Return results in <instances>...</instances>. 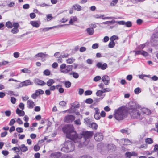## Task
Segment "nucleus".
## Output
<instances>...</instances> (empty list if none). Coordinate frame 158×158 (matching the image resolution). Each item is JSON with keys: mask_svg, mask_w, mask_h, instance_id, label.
Wrapping results in <instances>:
<instances>
[{"mask_svg": "<svg viewBox=\"0 0 158 158\" xmlns=\"http://www.w3.org/2000/svg\"><path fill=\"white\" fill-rule=\"evenodd\" d=\"M63 131L66 134L67 138L73 140L77 146L81 147L82 145H87L89 139L93 135L92 131H83L79 135L76 134V131L72 125L69 124L65 126L62 129Z\"/></svg>", "mask_w": 158, "mask_h": 158, "instance_id": "1", "label": "nucleus"}, {"mask_svg": "<svg viewBox=\"0 0 158 158\" xmlns=\"http://www.w3.org/2000/svg\"><path fill=\"white\" fill-rule=\"evenodd\" d=\"M66 137H67L66 136ZM67 138L70 139L68 138ZM66 140L65 142L64 146L61 148V151L65 152H68L73 151L74 149L75 146L73 142H74L73 140Z\"/></svg>", "mask_w": 158, "mask_h": 158, "instance_id": "2", "label": "nucleus"}, {"mask_svg": "<svg viewBox=\"0 0 158 158\" xmlns=\"http://www.w3.org/2000/svg\"><path fill=\"white\" fill-rule=\"evenodd\" d=\"M139 108L138 107H137V106L131 109V115L132 118H134L140 119H142L143 117L140 113L139 110Z\"/></svg>", "mask_w": 158, "mask_h": 158, "instance_id": "3", "label": "nucleus"}, {"mask_svg": "<svg viewBox=\"0 0 158 158\" xmlns=\"http://www.w3.org/2000/svg\"><path fill=\"white\" fill-rule=\"evenodd\" d=\"M115 118L118 120H122L124 117V111L121 107L116 110L114 113Z\"/></svg>", "mask_w": 158, "mask_h": 158, "instance_id": "4", "label": "nucleus"}, {"mask_svg": "<svg viewBox=\"0 0 158 158\" xmlns=\"http://www.w3.org/2000/svg\"><path fill=\"white\" fill-rule=\"evenodd\" d=\"M151 42L154 46L158 44V32L154 33L152 37Z\"/></svg>", "mask_w": 158, "mask_h": 158, "instance_id": "5", "label": "nucleus"}, {"mask_svg": "<svg viewBox=\"0 0 158 158\" xmlns=\"http://www.w3.org/2000/svg\"><path fill=\"white\" fill-rule=\"evenodd\" d=\"M75 119V117L73 115H69L65 116L64 121L67 123L73 122Z\"/></svg>", "mask_w": 158, "mask_h": 158, "instance_id": "6", "label": "nucleus"}, {"mask_svg": "<svg viewBox=\"0 0 158 158\" xmlns=\"http://www.w3.org/2000/svg\"><path fill=\"white\" fill-rule=\"evenodd\" d=\"M95 140L97 141H100L103 139V135L102 133H97L94 136Z\"/></svg>", "mask_w": 158, "mask_h": 158, "instance_id": "7", "label": "nucleus"}, {"mask_svg": "<svg viewBox=\"0 0 158 158\" xmlns=\"http://www.w3.org/2000/svg\"><path fill=\"white\" fill-rule=\"evenodd\" d=\"M33 83L31 82L29 80H26L19 84V87L26 86L30 85H32Z\"/></svg>", "mask_w": 158, "mask_h": 158, "instance_id": "8", "label": "nucleus"}, {"mask_svg": "<svg viewBox=\"0 0 158 158\" xmlns=\"http://www.w3.org/2000/svg\"><path fill=\"white\" fill-rule=\"evenodd\" d=\"M102 80L105 85H108L110 83V78L107 75H104L102 78Z\"/></svg>", "mask_w": 158, "mask_h": 158, "instance_id": "9", "label": "nucleus"}, {"mask_svg": "<svg viewBox=\"0 0 158 158\" xmlns=\"http://www.w3.org/2000/svg\"><path fill=\"white\" fill-rule=\"evenodd\" d=\"M96 66L98 68L101 69L102 70H105L107 67V64L106 63L102 64L101 62H98Z\"/></svg>", "mask_w": 158, "mask_h": 158, "instance_id": "10", "label": "nucleus"}, {"mask_svg": "<svg viewBox=\"0 0 158 158\" xmlns=\"http://www.w3.org/2000/svg\"><path fill=\"white\" fill-rule=\"evenodd\" d=\"M34 81L35 84L41 86H43L46 84V83L44 81L37 78L34 79Z\"/></svg>", "mask_w": 158, "mask_h": 158, "instance_id": "11", "label": "nucleus"}, {"mask_svg": "<svg viewBox=\"0 0 158 158\" xmlns=\"http://www.w3.org/2000/svg\"><path fill=\"white\" fill-rule=\"evenodd\" d=\"M135 55H141L144 56H147L148 55V53L142 50H139L135 52Z\"/></svg>", "mask_w": 158, "mask_h": 158, "instance_id": "12", "label": "nucleus"}, {"mask_svg": "<svg viewBox=\"0 0 158 158\" xmlns=\"http://www.w3.org/2000/svg\"><path fill=\"white\" fill-rule=\"evenodd\" d=\"M73 66L72 65H68L66 66L64 71H62V73L64 74H68L72 69Z\"/></svg>", "mask_w": 158, "mask_h": 158, "instance_id": "13", "label": "nucleus"}, {"mask_svg": "<svg viewBox=\"0 0 158 158\" xmlns=\"http://www.w3.org/2000/svg\"><path fill=\"white\" fill-rule=\"evenodd\" d=\"M141 111L143 114H145L147 115H149L151 113L150 110L145 108H142Z\"/></svg>", "mask_w": 158, "mask_h": 158, "instance_id": "14", "label": "nucleus"}, {"mask_svg": "<svg viewBox=\"0 0 158 158\" xmlns=\"http://www.w3.org/2000/svg\"><path fill=\"white\" fill-rule=\"evenodd\" d=\"M27 105L29 108H32L35 106L34 102L31 100H28L27 102Z\"/></svg>", "mask_w": 158, "mask_h": 158, "instance_id": "15", "label": "nucleus"}, {"mask_svg": "<svg viewBox=\"0 0 158 158\" xmlns=\"http://www.w3.org/2000/svg\"><path fill=\"white\" fill-rule=\"evenodd\" d=\"M30 23L33 27L38 28L39 27L40 23L39 21H31L30 22Z\"/></svg>", "mask_w": 158, "mask_h": 158, "instance_id": "16", "label": "nucleus"}, {"mask_svg": "<svg viewBox=\"0 0 158 158\" xmlns=\"http://www.w3.org/2000/svg\"><path fill=\"white\" fill-rule=\"evenodd\" d=\"M16 113L20 116H23L25 115L24 111L20 110L18 108L16 109Z\"/></svg>", "mask_w": 158, "mask_h": 158, "instance_id": "17", "label": "nucleus"}, {"mask_svg": "<svg viewBox=\"0 0 158 158\" xmlns=\"http://www.w3.org/2000/svg\"><path fill=\"white\" fill-rule=\"evenodd\" d=\"M20 150L22 152H25L27 151L28 149L27 147L24 144H22L19 146Z\"/></svg>", "mask_w": 158, "mask_h": 158, "instance_id": "18", "label": "nucleus"}, {"mask_svg": "<svg viewBox=\"0 0 158 158\" xmlns=\"http://www.w3.org/2000/svg\"><path fill=\"white\" fill-rule=\"evenodd\" d=\"M120 132L123 134H126L127 135L130 134L131 133L130 129L129 128L122 129L120 130Z\"/></svg>", "mask_w": 158, "mask_h": 158, "instance_id": "19", "label": "nucleus"}, {"mask_svg": "<svg viewBox=\"0 0 158 158\" xmlns=\"http://www.w3.org/2000/svg\"><path fill=\"white\" fill-rule=\"evenodd\" d=\"M73 9L76 10L80 11L81 10V6L77 4H75L73 5Z\"/></svg>", "mask_w": 158, "mask_h": 158, "instance_id": "20", "label": "nucleus"}, {"mask_svg": "<svg viewBox=\"0 0 158 158\" xmlns=\"http://www.w3.org/2000/svg\"><path fill=\"white\" fill-rule=\"evenodd\" d=\"M47 55V54H44L42 52L39 53L35 56V57L37 58L40 57L42 58H44Z\"/></svg>", "mask_w": 158, "mask_h": 158, "instance_id": "21", "label": "nucleus"}, {"mask_svg": "<svg viewBox=\"0 0 158 158\" xmlns=\"http://www.w3.org/2000/svg\"><path fill=\"white\" fill-rule=\"evenodd\" d=\"M87 32L89 35H92L94 32V30L93 28H87L86 30Z\"/></svg>", "mask_w": 158, "mask_h": 158, "instance_id": "22", "label": "nucleus"}, {"mask_svg": "<svg viewBox=\"0 0 158 158\" xmlns=\"http://www.w3.org/2000/svg\"><path fill=\"white\" fill-rule=\"evenodd\" d=\"M84 123L87 125L89 127H90V125L91 123L90 121V119L89 118H86L84 119Z\"/></svg>", "mask_w": 158, "mask_h": 158, "instance_id": "23", "label": "nucleus"}, {"mask_svg": "<svg viewBox=\"0 0 158 158\" xmlns=\"http://www.w3.org/2000/svg\"><path fill=\"white\" fill-rule=\"evenodd\" d=\"M77 18L76 16H72L71 17L69 23L71 24H73L74 22L77 20Z\"/></svg>", "mask_w": 158, "mask_h": 158, "instance_id": "24", "label": "nucleus"}, {"mask_svg": "<svg viewBox=\"0 0 158 158\" xmlns=\"http://www.w3.org/2000/svg\"><path fill=\"white\" fill-rule=\"evenodd\" d=\"M55 82L54 80L53 79H49L47 82V85L48 86H51Z\"/></svg>", "mask_w": 158, "mask_h": 158, "instance_id": "25", "label": "nucleus"}, {"mask_svg": "<svg viewBox=\"0 0 158 158\" xmlns=\"http://www.w3.org/2000/svg\"><path fill=\"white\" fill-rule=\"evenodd\" d=\"M75 61V59L73 58L72 57L66 60V62L68 64H72Z\"/></svg>", "mask_w": 158, "mask_h": 158, "instance_id": "26", "label": "nucleus"}, {"mask_svg": "<svg viewBox=\"0 0 158 158\" xmlns=\"http://www.w3.org/2000/svg\"><path fill=\"white\" fill-rule=\"evenodd\" d=\"M52 155L55 158H59L61 156V154L60 152H56Z\"/></svg>", "mask_w": 158, "mask_h": 158, "instance_id": "27", "label": "nucleus"}, {"mask_svg": "<svg viewBox=\"0 0 158 158\" xmlns=\"http://www.w3.org/2000/svg\"><path fill=\"white\" fill-rule=\"evenodd\" d=\"M123 141H124V143L123 144L125 145H129L131 144V142L128 139H122Z\"/></svg>", "mask_w": 158, "mask_h": 158, "instance_id": "28", "label": "nucleus"}, {"mask_svg": "<svg viewBox=\"0 0 158 158\" xmlns=\"http://www.w3.org/2000/svg\"><path fill=\"white\" fill-rule=\"evenodd\" d=\"M69 74L70 75H72L73 77L75 78H77L79 77L78 74L76 72H72L71 73H69Z\"/></svg>", "mask_w": 158, "mask_h": 158, "instance_id": "29", "label": "nucleus"}, {"mask_svg": "<svg viewBox=\"0 0 158 158\" xmlns=\"http://www.w3.org/2000/svg\"><path fill=\"white\" fill-rule=\"evenodd\" d=\"M90 127L96 130L98 128V125L95 123H92L90 125Z\"/></svg>", "mask_w": 158, "mask_h": 158, "instance_id": "30", "label": "nucleus"}, {"mask_svg": "<svg viewBox=\"0 0 158 158\" xmlns=\"http://www.w3.org/2000/svg\"><path fill=\"white\" fill-rule=\"evenodd\" d=\"M108 148L110 150H114L115 149V146L113 144H109L108 146Z\"/></svg>", "mask_w": 158, "mask_h": 158, "instance_id": "31", "label": "nucleus"}, {"mask_svg": "<svg viewBox=\"0 0 158 158\" xmlns=\"http://www.w3.org/2000/svg\"><path fill=\"white\" fill-rule=\"evenodd\" d=\"M115 23V21L114 20H113L111 21H107L106 22H103L102 23V24H114Z\"/></svg>", "mask_w": 158, "mask_h": 158, "instance_id": "32", "label": "nucleus"}, {"mask_svg": "<svg viewBox=\"0 0 158 158\" xmlns=\"http://www.w3.org/2000/svg\"><path fill=\"white\" fill-rule=\"evenodd\" d=\"M67 66H66V65L65 64H62L61 65H60V71L61 73H62V71H64V69L65 68H66V67Z\"/></svg>", "mask_w": 158, "mask_h": 158, "instance_id": "33", "label": "nucleus"}, {"mask_svg": "<svg viewBox=\"0 0 158 158\" xmlns=\"http://www.w3.org/2000/svg\"><path fill=\"white\" fill-rule=\"evenodd\" d=\"M57 27V26H53L52 27H47V28H44L42 29V30L44 32H45L48 31L49 30L51 29L52 28H56Z\"/></svg>", "mask_w": 158, "mask_h": 158, "instance_id": "34", "label": "nucleus"}, {"mask_svg": "<svg viewBox=\"0 0 158 158\" xmlns=\"http://www.w3.org/2000/svg\"><path fill=\"white\" fill-rule=\"evenodd\" d=\"M104 16V15L101 14H97L94 15V17L96 19L102 18V19Z\"/></svg>", "mask_w": 158, "mask_h": 158, "instance_id": "35", "label": "nucleus"}, {"mask_svg": "<svg viewBox=\"0 0 158 158\" xmlns=\"http://www.w3.org/2000/svg\"><path fill=\"white\" fill-rule=\"evenodd\" d=\"M145 142L148 144H151L153 143V140L150 138H147L145 139Z\"/></svg>", "mask_w": 158, "mask_h": 158, "instance_id": "36", "label": "nucleus"}, {"mask_svg": "<svg viewBox=\"0 0 158 158\" xmlns=\"http://www.w3.org/2000/svg\"><path fill=\"white\" fill-rule=\"evenodd\" d=\"M13 24L10 21H8L6 22V26L8 28H11L13 27Z\"/></svg>", "mask_w": 158, "mask_h": 158, "instance_id": "37", "label": "nucleus"}, {"mask_svg": "<svg viewBox=\"0 0 158 158\" xmlns=\"http://www.w3.org/2000/svg\"><path fill=\"white\" fill-rule=\"evenodd\" d=\"M115 45V43L114 41H111L108 44V47L109 48H113Z\"/></svg>", "mask_w": 158, "mask_h": 158, "instance_id": "38", "label": "nucleus"}, {"mask_svg": "<svg viewBox=\"0 0 158 158\" xmlns=\"http://www.w3.org/2000/svg\"><path fill=\"white\" fill-rule=\"evenodd\" d=\"M141 91V89L139 87L136 88L134 90V93L136 94L139 93Z\"/></svg>", "mask_w": 158, "mask_h": 158, "instance_id": "39", "label": "nucleus"}, {"mask_svg": "<svg viewBox=\"0 0 158 158\" xmlns=\"http://www.w3.org/2000/svg\"><path fill=\"white\" fill-rule=\"evenodd\" d=\"M21 71L23 73H31V71L27 68H24L21 70Z\"/></svg>", "mask_w": 158, "mask_h": 158, "instance_id": "40", "label": "nucleus"}, {"mask_svg": "<svg viewBox=\"0 0 158 158\" xmlns=\"http://www.w3.org/2000/svg\"><path fill=\"white\" fill-rule=\"evenodd\" d=\"M125 155L126 157L131 158L132 156L131 152H127L125 153Z\"/></svg>", "mask_w": 158, "mask_h": 158, "instance_id": "41", "label": "nucleus"}, {"mask_svg": "<svg viewBox=\"0 0 158 158\" xmlns=\"http://www.w3.org/2000/svg\"><path fill=\"white\" fill-rule=\"evenodd\" d=\"M103 93V90H98L97 92L96 93V94L98 96H101L102 93Z\"/></svg>", "mask_w": 158, "mask_h": 158, "instance_id": "42", "label": "nucleus"}, {"mask_svg": "<svg viewBox=\"0 0 158 158\" xmlns=\"http://www.w3.org/2000/svg\"><path fill=\"white\" fill-rule=\"evenodd\" d=\"M43 73L46 76H49L50 74V72L48 69H46L43 72Z\"/></svg>", "mask_w": 158, "mask_h": 158, "instance_id": "43", "label": "nucleus"}, {"mask_svg": "<svg viewBox=\"0 0 158 158\" xmlns=\"http://www.w3.org/2000/svg\"><path fill=\"white\" fill-rule=\"evenodd\" d=\"M12 150L14 151H15V152L18 154V153L20 151V148H18L16 147H14L12 148Z\"/></svg>", "mask_w": 158, "mask_h": 158, "instance_id": "44", "label": "nucleus"}, {"mask_svg": "<svg viewBox=\"0 0 158 158\" xmlns=\"http://www.w3.org/2000/svg\"><path fill=\"white\" fill-rule=\"evenodd\" d=\"M64 84L65 87L67 88H69L71 86V83L69 81H66L64 83Z\"/></svg>", "mask_w": 158, "mask_h": 158, "instance_id": "45", "label": "nucleus"}, {"mask_svg": "<svg viewBox=\"0 0 158 158\" xmlns=\"http://www.w3.org/2000/svg\"><path fill=\"white\" fill-rule=\"evenodd\" d=\"M118 0H113L110 3V5L111 6H114L118 2Z\"/></svg>", "mask_w": 158, "mask_h": 158, "instance_id": "46", "label": "nucleus"}, {"mask_svg": "<svg viewBox=\"0 0 158 158\" xmlns=\"http://www.w3.org/2000/svg\"><path fill=\"white\" fill-rule=\"evenodd\" d=\"M19 30L17 28H14L11 30V32L13 34H16L17 33L19 32Z\"/></svg>", "mask_w": 158, "mask_h": 158, "instance_id": "47", "label": "nucleus"}, {"mask_svg": "<svg viewBox=\"0 0 158 158\" xmlns=\"http://www.w3.org/2000/svg\"><path fill=\"white\" fill-rule=\"evenodd\" d=\"M101 79V77L100 76H96L93 79L94 81L95 82H97L99 80H100Z\"/></svg>", "mask_w": 158, "mask_h": 158, "instance_id": "48", "label": "nucleus"}, {"mask_svg": "<svg viewBox=\"0 0 158 158\" xmlns=\"http://www.w3.org/2000/svg\"><path fill=\"white\" fill-rule=\"evenodd\" d=\"M92 91L90 90H88L86 91L85 93L84 94L85 95H90L92 94Z\"/></svg>", "mask_w": 158, "mask_h": 158, "instance_id": "49", "label": "nucleus"}, {"mask_svg": "<svg viewBox=\"0 0 158 158\" xmlns=\"http://www.w3.org/2000/svg\"><path fill=\"white\" fill-rule=\"evenodd\" d=\"M118 39V38L117 36L113 35L110 37V40L111 41H114L115 40Z\"/></svg>", "mask_w": 158, "mask_h": 158, "instance_id": "50", "label": "nucleus"}, {"mask_svg": "<svg viewBox=\"0 0 158 158\" xmlns=\"http://www.w3.org/2000/svg\"><path fill=\"white\" fill-rule=\"evenodd\" d=\"M93 100L91 98H88L86 100L85 102L88 104H91L93 102Z\"/></svg>", "mask_w": 158, "mask_h": 158, "instance_id": "51", "label": "nucleus"}, {"mask_svg": "<svg viewBox=\"0 0 158 158\" xmlns=\"http://www.w3.org/2000/svg\"><path fill=\"white\" fill-rule=\"evenodd\" d=\"M145 46L144 44H141L138 47V49L139 50H142Z\"/></svg>", "mask_w": 158, "mask_h": 158, "instance_id": "52", "label": "nucleus"}, {"mask_svg": "<svg viewBox=\"0 0 158 158\" xmlns=\"http://www.w3.org/2000/svg\"><path fill=\"white\" fill-rule=\"evenodd\" d=\"M59 104L62 106H64L66 105V102L64 101H62L60 102Z\"/></svg>", "mask_w": 158, "mask_h": 158, "instance_id": "53", "label": "nucleus"}, {"mask_svg": "<svg viewBox=\"0 0 158 158\" xmlns=\"http://www.w3.org/2000/svg\"><path fill=\"white\" fill-rule=\"evenodd\" d=\"M125 25H126V26L127 27H130L132 26L131 23L130 21H127V22H125Z\"/></svg>", "mask_w": 158, "mask_h": 158, "instance_id": "54", "label": "nucleus"}, {"mask_svg": "<svg viewBox=\"0 0 158 158\" xmlns=\"http://www.w3.org/2000/svg\"><path fill=\"white\" fill-rule=\"evenodd\" d=\"M115 23L118 24L119 25H124L125 24V22L124 21H115Z\"/></svg>", "mask_w": 158, "mask_h": 158, "instance_id": "55", "label": "nucleus"}, {"mask_svg": "<svg viewBox=\"0 0 158 158\" xmlns=\"http://www.w3.org/2000/svg\"><path fill=\"white\" fill-rule=\"evenodd\" d=\"M149 76H150L149 75H147L144 74H142L139 75V77L140 79H143L144 77H149Z\"/></svg>", "mask_w": 158, "mask_h": 158, "instance_id": "56", "label": "nucleus"}, {"mask_svg": "<svg viewBox=\"0 0 158 158\" xmlns=\"http://www.w3.org/2000/svg\"><path fill=\"white\" fill-rule=\"evenodd\" d=\"M16 130L19 133H21L23 132V129L21 127H18L16 128Z\"/></svg>", "mask_w": 158, "mask_h": 158, "instance_id": "57", "label": "nucleus"}, {"mask_svg": "<svg viewBox=\"0 0 158 158\" xmlns=\"http://www.w3.org/2000/svg\"><path fill=\"white\" fill-rule=\"evenodd\" d=\"M94 117L95 119L98 120L100 118V115L99 114H95Z\"/></svg>", "mask_w": 158, "mask_h": 158, "instance_id": "58", "label": "nucleus"}, {"mask_svg": "<svg viewBox=\"0 0 158 158\" xmlns=\"http://www.w3.org/2000/svg\"><path fill=\"white\" fill-rule=\"evenodd\" d=\"M12 25L14 28H18L19 26V24L18 23H13Z\"/></svg>", "mask_w": 158, "mask_h": 158, "instance_id": "59", "label": "nucleus"}, {"mask_svg": "<svg viewBox=\"0 0 158 158\" xmlns=\"http://www.w3.org/2000/svg\"><path fill=\"white\" fill-rule=\"evenodd\" d=\"M132 78V76L131 75H128L126 77V79L129 81H131Z\"/></svg>", "mask_w": 158, "mask_h": 158, "instance_id": "60", "label": "nucleus"}, {"mask_svg": "<svg viewBox=\"0 0 158 158\" xmlns=\"http://www.w3.org/2000/svg\"><path fill=\"white\" fill-rule=\"evenodd\" d=\"M98 47V44L95 43L92 46V48L94 49L97 48Z\"/></svg>", "mask_w": 158, "mask_h": 158, "instance_id": "61", "label": "nucleus"}, {"mask_svg": "<svg viewBox=\"0 0 158 158\" xmlns=\"http://www.w3.org/2000/svg\"><path fill=\"white\" fill-rule=\"evenodd\" d=\"M40 148V147L37 145H35L34 147V149L35 151H39Z\"/></svg>", "mask_w": 158, "mask_h": 158, "instance_id": "62", "label": "nucleus"}, {"mask_svg": "<svg viewBox=\"0 0 158 158\" xmlns=\"http://www.w3.org/2000/svg\"><path fill=\"white\" fill-rule=\"evenodd\" d=\"M2 153L4 156H7L9 154V152L7 151L2 150Z\"/></svg>", "mask_w": 158, "mask_h": 158, "instance_id": "63", "label": "nucleus"}, {"mask_svg": "<svg viewBox=\"0 0 158 158\" xmlns=\"http://www.w3.org/2000/svg\"><path fill=\"white\" fill-rule=\"evenodd\" d=\"M80 158H92V157L89 155H85L81 156Z\"/></svg>", "mask_w": 158, "mask_h": 158, "instance_id": "64", "label": "nucleus"}]
</instances>
